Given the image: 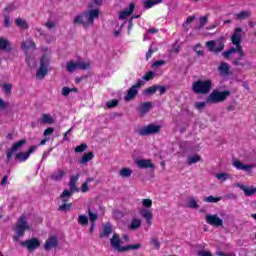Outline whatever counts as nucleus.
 Wrapping results in <instances>:
<instances>
[{
	"label": "nucleus",
	"instance_id": "1",
	"mask_svg": "<svg viewBox=\"0 0 256 256\" xmlns=\"http://www.w3.org/2000/svg\"><path fill=\"white\" fill-rule=\"evenodd\" d=\"M241 31L243 30L240 27L235 29L234 33L231 36L232 45L234 46L231 47L228 51H224L222 53V57H224V59H231V57H233V55L237 53L238 58L233 59V63L237 67L244 66V64L241 62V59L245 57V52H243V46H241V39H242Z\"/></svg>",
	"mask_w": 256,
	"mask_h": 256
},
{
	"label": "nucleus",
	"instance_id": "2",
	"mask_svg": "<svg viewBox=\"0 0 256 256\" xmlns=\"http://www.w3.org/2000/svg\"><path fill=\"white\" fill-rule=\"evenodd\" d=\"M103 1L105 0H93V2L88 5L87 12L75 17V25H83L84 29L91 27L95 19L99 17V9H97V7L103 5Z\"/></svg>",
	"mask_w": 256,
	"mask_h": 256
},
{
	"label": "nucleus",
	"instance_id": "3",
	"mask_svg": "<svg viewBox=\"0 0 256 256\" xmlns=\"http://www.w3.org/2000/svg\"><path fill=\"white\" fill-rule=\"evenodd\" d=\"M213 89V81L207 80H198L192 84V91L196 95H207Z\"/></svg>",
	"mask_w": 256,
	"mask_h": 256
},
{
	"label": "nucleus",
	"instance_id": "4",
	"mask_svg": "<svg viewBox=\"0 0 256 256\" xmlns=\"http://www.w3.org/2000/svg\"><path fill=\"white\" fill-rule=\"evenodd\" d=\"M51 63V56L44 54L40 58V66L36 71V77L43 81L45 79V76L49 73V64Z\"/></svg>",
	"mask_w": 256,
	"mask_h": 256
},
{
	"label": "nucleus",
	"instance_id": "5",
	"mask_svg": "<svg viewBox=\"0 0 256 256\" xmlns=\"http://www.w3.org/2000/svg\"><path fill=\"white\" fill-rule=\"evenodd\" d=\"M229 95H231V91L229 90H225V91L213 90L208 95L206 99V103H223V101H226Z\"/></svg>",
	"mask_w": 256,
	"mask_h": 256
},
{
	"label": "nucleus",
	"instance_id": "6",
	"mask_svg": "<svg viewBox=\"0 0 256 256\" xmlns=\"http://www.w3.org/2000/svg\"><path fill=\"white\" fill-rule=\"evenodd\" d=\"M91 67V63L89 61H75L70 60L66 63V70L68 73H74V71H86Z\"/></svg>",
	"mask_w": 256,
	"mask_h": 256
},
{
	"label": "nucleus",
	"instance_id": "7",
	"mask_svg": "<svg viewBox=\"0 0 256 256\" xmlns=\"http://www.w3.org/2000/svg\"><path fill=\"white\" fill-rule=\"evenodd\" d=\"M27 229H29L27 218L22 215L16 223V235L13 237L14 241H19V239L25 235V231H27Z\"/></svg>",
	"mask_w": 256,
	"mask_h": 256
},
{
	"label": "nucleus",
	"instance_id": "8",
	"mask_svg": "<svg viewBox=\"0 0 256 256\" xmlns=\"http://www.w3.org/2000/svg\"><path fill=\"white\" fill-rule=\"evenodd\" d=\"M232 166L236 168L237 171H243L244 173L251 174L253 169H255V164H246L237 158L232 159Z\"/></svg>",
	"mask_w": 256,
	"mask_h": 256
},
{
	"label": "nucleus",
	"instance_id": "9",
	"mask_svg": "<svg viewBox=\"0 0 256 256\" xmlns=\"http://www.w3.org/2000/svg\"><path fill=\"white\" fill-rule=\"evenodd\" d=\"M206 47L210 53H221L223 49H225V43H223V40H210L206 42Z\"/></svg>",
	"mask_w": 256,
	"mask_h": 256
},
{
	"label": "nucleus",
	"instance_id": "10",
	"mask_svg": "<svg viewBox=\"0 0 256 256\" xmlns=\"http://www.w3.org/2000/svg\"><path fill=\"white\" fill-rule=\"evenodd\" d=\"M159 131H161L160 125L148 124L147 126L140 128L138 133L142 137H147L148 135H156V133H159Z\"/></svg>",
	"mask_w": 256,
	"mask_h": 256
},
{
	"label": "nucleus",
	"instance_id": "11",
	"mask_svg": "<svg viewBox=\"0 0 256 256\" xmlns=\"http://www.w3.org/2000/svg\"><path fill=\"white\" fill-rule=\"evenodd\" d=\"M143 85H145V82L143 80H137L136 84H134L128 90L127 95L125 96V101H131L132 99H135L137 93H139V88L143 87Z\"/></svg>",
	"mask_w": 256,
	"mask_h": 256
},
{
	"label": "nucleus",
	"instance_id": "12",
	"mask_svg": "<svg viewBox=\"0 0 256 256\" xmlns=\"http://www.w3.org/2000/svg\"><path fill=\"white\" fill-rule=\"evenodd\" d=\"M35 151H37V146L33 145L30 146L28 151L25 152H19L15 155V162L16 163H25V161H27V159H29V157H31L32 153H35Z\"/></svg>",
	"mask_w": 256,
	"mask_h": 256
},
{
	"label": "nucleus",
	"instance_id": "13",
	"mask_svg": "<svg viewBox=\"0 0 256 256\" xmlns=\"http://www.w3.org/2000/svg\"><path fill=\"white\" fill-rule=\"evenodd\" d=\"M21 247L27 248V251H35L41 247V241L38 238H31L20 242Z\"/></svg>",
	"mask_w": 256,
	"mask_h": 256
},
{
	"label": "nucleus",
	"instance_id": "14",
	"mask_svg": "<svg viewBox=\"0 0 256 256\" xmlns=\"http://www.w3.org/2000/svg\"><path fill=\"white\" fill-rule=\"evenodd\" d=\"M205 219L206 223L212 227H223V219L218 214H207Z\"/></svg>",
	"mask_w": 256,
	"mask_h": 256
},
{
	"label": "nucleus",
	"instance_id": "15",
	"mask_svg": "<svg viewBox=\"0 0 256 256\" xmlns=\"http://www.w3.org/2000/svg\"><path fill=\"white\" fill-rule=\"evenodd\" d=\"M121 243H123V241L121 240V237H119V234L114 233L110 239L112 249H114V251H118V253H123L125 246H121Z\"/></svg>",
	"mask_w": 256,
	"mask_h": 256
},
{
	"label": "nucleus",
	"instance_id": "16",
	"mask_svg": "<svg viewBox=\"0 0 256 256\" xmlns=\"http://www.w3.org/2000/svg\"><path fill=\"white\" fill-rule=\"evenodd\" d=\"M235 187L241 189L246 197H253L256 194V187L255 186H247L242 183H236Z\"/></svg>",
	"mask_w": 256,
	"mask_h": 256
},
{
	"label": "nucleus",
	"instance_id": "17",
	"mask_svg": "<svg viewBox=\"0 0 256 256\" xmlns=\"http://www.w3.org/2000/svg\"><path fill=\"white\" fill-rule=\"evenodd\" d=\"M65 175H67V172L63 169H57L55 170L51 175H50V179L52 181H55L56 183H59L61 181H63V179L65 178Z\"/></svg>",
	"mask_w": 256,
	"mask_h": 256
},
{
	"label": "nucleus",
	"instance_id": "18",
	"mask_svg": "<svg viewBox=\"0 0 256 256\" xmlns=\"http://www.w3.org/2000/svg\"><path fill=\"white\" fill-rule=\"evenodd\" d=\"M135 163H136L137 167H139L140 169H154L155 168V164H153V162H151V160H149V159H137V160H135Z\"/></svg>",
	"mask_w": 256,
	"mask_h": 256
},
{
	"label": "nucleus",
	"instance_id": "19",
	"mask_svg": "<svg viewBox=\"0 0 256 256\" xmlns=\"http://www.w3.org/2000/svg\"><path fill=\"white\" fill-rule=\"evenodd\" d=\"M57 245H59V240L56 236H52L45 241L44 249L45 251H51V249H54Z\"/></svg>",
	"mask_w": 256,
	"mask_h": 256
},
{
	"label": "nucleus",
	"instance_id": "20",
	"mask_svg": "<svg viewBox=\"0 0 256 256\" xmlns=\"http://www.w3.org/2000/svg\"><path fill=\"white\" fill-rule=\"evenodd\" d=\"M21 47H22L24 53H26V55H27V53H29V51H35V42H33V40L28 39V40L22 42Z\"/></svg>",
	"mask_w": 256,
	"mask_h": 256
},
{
	"label": "nucleus",
	"instance_id": "21",
	"mask_svg": "<svg viewBox=\"0 0 256 256\" xmlns=\"http://www.w3.org/2000/svg\"><path fill=\"white\" fill-rule=\"evenodd\" d=\"M38 123H41L42 125H53L55 119H53L51 114H43L41 118L38 119Z\"/></svg>",
	"mask_w": 256,
	"mask_h": 256
},
{
	"label": "nucleus",
	"instance_id": "22",
	"mask_svg": "<svg viewBox=\"0 0 256 256\" xmlns=\"http://www.w3.org/2000/svg\"><path fill=\"white\" fill-rule=\"evenodd\" d=\"M79 174H76L74 176L70 177L69 187L71 193H75V191H79V188H77V181H79Z\"/></svg>",
	"mask_w": 256,
	"mask_h": 256
},
{
	"label": "nucleus",
	"instance_id": "23",
	"mask_svg": "<svg viewBox=\"0 0 256 256\" xmlns=\"http://www.w3.org/2000/svg\"><path fill=\"white\" fill-rule=\"evenodd\" d=\"M218 71L219 74L221 75V77H227V75H229V64L226 62H221L219 67H218Z\"/></svg>",
	"mask_w": 256,
	"mask_h": 256
},
{
	"label": "nucleus",
	"instance_id": "24",
	"mask_svg": "<svg viewBox=\"0 0 256 256\" xmlns=\"http://www.w3.org/2000/svg\"><path fill=\"white\" fill-rule=\"evenodd\" d=\"M151 107H153V103L151 102H143L140 104L139 113L140 115H147L149 111H151Z\"/></svg>",
	"mask_w": 256,
	"mask_h": 256
},
{
	"label": "nucleus",
	"instance_id": "25",
	"mask_svg": "<svg viewBox=\"0 0 256 256\" xmlns=\"http://www.w3.org/2000/svg\"><path fill=\"white\" fill-rule=\"evenodd\" d=\"M140 215L146 219V223H148V225H151V219H153V213L148 210V209H141L140 210Z\"/></svg>",
	"mask_w": 256,
	"mask_h": 256
},
{
	"label": "nucleus",
	"instance_id": "26",
	"mask_svg": "<svg viewBox=\"0 0 256 256\" xmlns=\"http://www.w3.org/2000/svg\"><path fill=\"white\" fill-rule=\"evenodd\" d=\"M133 11H135V4H130L126 10L120 13L119 19H127V17L133 13Z\"/></svg>",
	"mask_w": 256,
	"mask_h": 256
},
{
	"label": "nucleus",
	"instance_id": "27",
	"mask_svg": "<svg viewBox=\"0 0 256 256\" xmlns=\"http://www.w3.org/2000/svg\"><path fill=\"white\" fill-rule=\"evenodd\" d=\"M93 157H95L93 152H88V153L84 154L82 156V159H80L78 162L80 163V165H87V163L89 161H91L93 159Z\"/></svg>",
	"mask_w": 256,
	"mask_h": 256
},
{
	"label": "nucleus",
	"instance_id": "28",
	"mask_svg": "<svg viewBox=\"0 0 256 256\" xmlns=\"http://www.w3.org/2000/svg\"><path fill=\"white\" fill-rule=\"evenodd\" d=\"M111 233H113V226L110 223H107L106 225H104L100 237H109Z\"/></svg>",
	"mask_w": 256,
	"mask_h": 256
},
{
	"label": "nucleus",
	"instance_id": "29",
	"mask_svg": "<svg viewBox=\"0 0 256 256\" xmlns=\"http://www.w3.org/2000/svg\"><path fill=\"white\" fill-rule=\"evenodd\" d=\"M216 179L221 181V183H225V181H229V179H233V176L229 173H217L215 174Z\"/></svg>",
	"mask_w": 256,
	"mask_h": 256
},
{
	"label": "nucleus",
	"instance_id": "30",
	"mask_svg": "<svg viewBox=\"0 0 256 256\" xmlns=\"http://www.w3.org/2000/svg\"><path fill=\"white\" fill-rule=\"evenodd\" d=\"M249 17H251V11L249 10L234 14V18L239 19L240 21L243 19H249Z\"/></svg>",
	"mask_w": 256,
	"mask_h": 256
},
{
	"label": "nucleus",
	"instance_id": "31",
	"mask_svg": "<svg viewBox=\"0 0 256 256\" xmlns=\"http://www.w3.org/2000/svg\"><path fill=\"white\" fill-rule=\"evenodd\" d=\"M159 3H163V0H146L144 2V8L151 9V7H155V5H159Z\"/></svg>",
	"mask_w": 256,
	"mask_h": 256
},
{
	"label": "nucleus",
	"instance_id": "32",
	"mask_svg": "<svg viewBox=\"0 0 256 256\" xmlns=\"http://www.w3.org/2000/svg\"><path fill=\"white\" fill-rule=\"evenodd\" d=\"M78 223L82 225V227H87V225H89V217L85 214H80L78 216Z\"/></svg>",
	"mask_w": 256,
	"mask_h": 256
},
{
	"label": "nucleus",
	"instance_id": "33",
	"mask_svg": "<svg viewBox=\"0 0 256 256\" xmlns=\"http://www.w3.org/2000/svg\"><path fill=\"white\" fill-rule=\"evenodd\" d=\"M26 143H27V140L25 139L19 140L18 142L12 145L11 149L16 153V151H19V149H21V147H23V145H25Z\"/></svg>",
	"mask_w": 256,
	"mask_h": 256
},
{
	"label": "nucleus",
	"instance_id": "34",
	"mask_svg": "<svg viewBox=\"0 0 256 256\" xmlns=\"http://www.w3.org/2000/svg\"><path fill=\"white\" fill-rule=\"evenodd\" d=\"M199 161H201V156H199V154L189 156L187 159L188 165H194V163H199Z\"/></svg>",
	"mask_w": 256,
	"mask_h": 256
},
{
	"label": "nucleus",
	"instance_id": "35",
	"mask_svg": "<svg viewBox=\"0 0 256 256\" xmlns=\"http://www.w3.org/2000/svg\"><path fill=\"white\" fill-rule=\"evenodd\" d=\"M16 25L20 27V29H29V24H27V21L23 20V18H17Z\"/></svg>",
	"mask_w": 256,
	"mask_h": 256
},
{
	"label": "nucleus",
	"instance_id": "36",
	"mask_svg": "<svg viewBox=\"0 0 256 256\" xmlns=\"http://www.w3.org/2000/svg\"><path fill=\"white\" fill-rule=\"evenodd\" d=\"M88 217L90 223H95V221H97V219H99V215L93 211H91V208H88Z\"/></svg>",
	"mask_w": 256,
	"mask_h": 256
},
{
	"label": "nucleus",
	"instance_id": "37",
	"mask_svg": "<svg viewBox=\"0 0 256 256\" xmlns=\"http://www.w3.org/2000/svg\"><path fill=\"white\" fill-rule=\"evenodd\" d=\"M132 174H133V171L131 169H129V168H122L119 171L120 177H124V178L130 177Z\"/></svg>",
	"mask_w": 256,
	"mask_h": 256
},
{
	"label": "nucleus",
	"instance_id": "38",
	"mask_svg": "<svg viewBox=\"0 0 256 256\" xmlns=\"http://www.w3.org/2000/svg\"><path fill=\"white\" fill-rule=\"evenodd\" d=\"M141 247V244H130L127 246H124L123 253L127 251H137Z\"/></svg>",
	"mask_w": 256,
	"mask_h": 256
},
{
	"label": "nucleus",
	"instance_id": "39",
	"mask_svg": "<svg viewBox=\"0 0 256 256\" xmlns=\"http://www.w3.org/2000/svg\"><path fill=\"white\" fill-rule=\"evenodd\" d=\"M223 199L222 197L207 196L204 198L205 203H219Z\"/></svg>",
	"mask_w": 256,
	"mask_h": 256
},
{
	"label": "nucleus",
	"instance_id": "40",
	"mask_svg": "<svg viewBox=\"0 0 256 256\" xmlns=\"http://www.w3.org/2000/svg\"><path fill=\"white\" fill-rule=\"evenodd\" d=\"M187 205L190 209H199V204H197V200H195V198H190Z\"/></svg>",
	"mask_w": 256,
	"mask_h": 256
},
{
	"label": "nucleus",
	"instance_id": "41",
	"mask_svg": "<svg viewBox=\"0 0 256 256\" xmlns=\"http://www.w3.org/2000/svg\"><path fill=\"white\" fill-rule=\"evenodd\" d=\"M155 51H157V47H154L153 44H151L148 51L146 52L147 61H149V59H151V57H152L153 53H155Z\"/></svg>",
	"mask_w": 256,
	"mask_h": 256
},
{
	"label": "nucleus",
	"instance_id": "42",
	"mask_svg": "<svg viewBox=\"0 0 256 256\" xmlns=\"http://www.w3.org/2000/svg\"><path fill=\"white\" fill-rule=\"evenodd\" d=\"M139 227H141V220L137 218L132 220L130 229L135 230V229H139Z\"/></svg>",
	"mask_w": 256,
	"mask_h": 256
},
{
	"label": "nucleus",
	"instance_id": "43",
	"mask_svg": "<svg viewBox=\"0 0 256 256\" xmlns=\"http://www.w3.org/2000/svg\"><path fill=\"white\" fill-rule=\"evenodd\" d=\"M9 47V41L5 38H0V50L5 51Z\"/></svg>",
	"mask_w": 256,
	"mask_h": 256
},
{
	"label": "nucleus",
	"instance_id": "44",
	"mask_svg": "<svg viewBox=\"0 0 256 256\" xmlns=\"http://www.w3.org/2000/svg\"><path fill=\"white\" fill-rule=\"evenodd\" d=\"M157 93V86H151L144 91L145 95H155Z\"/></svg>",
	"mask_w": 256,
	"mask_h": 256
},
{
	"label": "nucleus",
	"instance_id": "45",
	"mask_svg": "<svg viewBox=\"0 0 256 256\" xmlns=\"http://www.w3.org/2000/svg\"><path fill=\"white\" fill-rule=\"evenodd\" d=\"M45 27L47 29H49V31H53V29H55V27H57V24L55 23V21L53 20H48L46 23H45Z\"/></svg>",
	"mask_w": 256,
	"mask_h": 256
},
{
	"label": "nucleus",
	"instance_id": "46",
	"mask_svg": "<svg viewBox=\"0 0 256 256\" xmlns=\"http://www.w3.org/2000/svg\"><path fill=\"white\" fill-rule=\"evenodd\" d=\"M71 195H73V192H71V190H64L61 194V198L63 199L64 203H67V197H71Z\"/></svg>",
	"mask_w": 256,
	"mask_h": 256
},
{
	"label": "nucleus",
	"instance_id": "47",
	"mask_svg": "<svg viewBox=\"0 0 256 256\" xmlns=\"http://www.w3.org/2000/svg\"><path fill=\"white\" fill-rule=\"evenodd\" d=\"M17 10V6H15V3H10L5 7L6 13H13V11Z\"/></svg>",
	"mask_w": 256,
	"mask_h": 256
},
{
	"label": "nucleus",
	"instance_id": "48",
	"mask_svg": "<svg viewBox=\"0 0 256 256\" xmlns=\"http://www.w3.org/2000/svg\"><path fill=\"white\" fill-rule=\"evenodd\" d=\"M119 105V101L117 99L110 100L106 103L108 109H113V107H117Z\"/></svg>",
	"mask_w": 256,
	"mask_h": 256
},
{
	"label": "nucleus",
	"instance_id": "49",
	"mask_svg": "<svg viewBox=\"0 0 256 256\" xmlns=\"http://www.w3.org/2000/svg\"><path fill=\"white\" fill-rule=\"evenodd\" d=\"M193 21H195V16H189L187 19H186V22L183 24V27L185 29H189V25H191V23H193Z\"/></svg>",
	"mask_w": 256,
	"mask_h": 256
},
{
	"label": "nucleus",
	"instance_id": "50",
	"mask_svg": "<svg viewBox=\"0 0 256 256\" xmlns=\"http://www.w3.org/2000/svg\"><path fill=\"white\" fill-rule=\"evenodd\" d=\"M86 149H87V144L82 143L79 146H77L74 151L75 153H83V151H85Z\"/></svg>",
	"mask_w": 256,
	"mask_h": 256
},
{
	"label": "nucleus",
	"instance_id": "51",
	"mask_svg": "<svg viewBox=\"0 0 256 256\" xmlns=\"http://www.w3.org/2000/svg\"><path fill=\"white\" fill-rule=\"evenodd\" d=\"M71 210V204L64 203L63 205L59 206V211H64L67 213V211Z\"/></svg>",
	"mask_w": 256,
	"mask_h": 256
},
{
	"label": "nucleus",
	"instance_id": "52",
	"mask_svg": "<svg viewBox=\"0 0 256 256\" xmlns=\"http://www.w3.org/2000/svg\"><path fill=\"white\" fill-rule=\"evenodd\" d=\"M153 77H155V74L153 72L149 71L143 76V79H144V81H151V79H153Z\"/></svg>",
	"mask_w": 256,
	"mask_h": 256
},
{
	"label": "nucleus",
	"instance_id": "53",
	"mask_svg": "<svg viewBox=\"0 0 256 256\" xmlns=\"http://www.w3.org/2000/svg\"><path fill=\"white\" fill-rule=\"evenodd\" d=\"M142 205L143 207L149 208L153 205V201L151 199H143Z\"/></svg>",
	"mask_w": 256,
	"mask_h": 256
},
{
	"label": "nucleus",
	"instance_id": "54",
	"mask_svg": "<svg viewBox=\"0 0 256 256\" xmlns=\"http://www.w3.org/2000/svg\"><path fill=\"white\" fill-rule=\"evenodd\" d=\"M151 243H152V245H154V247H155L156 249H161V244L159 243V239H157V238H152V239H151Z\"/></svg>",
	"mask_w": 256,
	"mask_h": 256
},
{
	"label": "nucleus",
	"instance_id": "55",
	"mask_svg": "<svg viewBox=\"0 0 256 256\" xmlns=\"http://www.w3.org/2000/svg\"><path fill=\"white\" fill-rule=\"evenodd\" d=\"M201 49V44H196L194 46V51L197 53V55H200V56H203V50H200Z\"/></svg>",
	"mask_w": 256,
	"mask_h": 256
},
{
	"label": "nucleus",
	"instance_id": "56",
	"mask_svg": "<svg viewBox=\"0 0 256 256\" xmlns=\"http://www.w3.org/2000/svg\"><path fill=\"white\" fill-rule=\"evenodd\" d=\"M55 133V129L53 127H49L44 131V136L47 137L49 135H53Z\"/></svg>",
	"mask_w": 256,
	"mask_h": 256
},
{
	"label": "nucleus",
	"instance_id": "57",
	"mask_svg": "<svg viewBox=\"0 0 256 256\" xmlns=\"http://www.w3.org/2000/svg\"><path fill=\"white\" fill-rule=\"evenodd\" d=\"M69 93H71V88L67 87V86H64L62 88V95L64 97H67L69 95Z\"/></svg>",
	"mask_w": 256,
	"mask_h": 256
},
{
	"label": "nucleus",
	"instance_id": "58",
	"mask_svg": "<svg viewBox=\"0 0 256 256\" xmlns=\"http://www.w3.org/2000/svg\"><path fill=\"white\" fill-rule=\"evenodd\" d=\"M9 104H7V102H5L3 99L0 98V111H5V109H7Z\"/></svg>",
	"mask_w": 256,
	"mask_h": 256
},
{
	"label": "nucleus",
	"instance_id": "59",
	"mask_svg": "<svg viewBox=\"0 0 256 256\" xmlns=\"http://www.w3.org/2000/svg\"><path fill=\"white\" fill-rule=\"evenodd\" d=\"M13 153H15V151H13L12 148L6 153L7 163H9V161H11V159L13 157Z\"/></svg>",
	"mask_w": 256,
	"mask_h": 256
},
{
	"label": "nucleus",
	"instance_id": "60",
	"mask_svg": "<svg viewBox=\"0 0 256 256\" xmlns=\"http://www.w3.org/2000/svg\"><path fill=\"white\" fill-rule=\"evenodd\" d=\"M207 102H196L195 103V107L196 109H204V107H206Z\"/></svg>",
	"mask_w": 256,
	"mask_h": 256
},
{
	"label": "nucleus",
	"instance_id": "61",
	"mask_svg": "<svg viewBox=\"0 0 256 256\" xmlns=\"http://www.w3.org/2000/svg\"><path fill=\"white\" fill-rule=\"evenodd\" d=\"M113 217H115V219H121V217H123V213L119 210H115L113 212Z\"/></svg>",
	"mask_w": 256,
	"mask_h": 256
},
{
	"label": "nucleus",
	"instance_id": "62",
	"mask_svg": "<svg viewBox=\"0 0 256 256\" xmlns=\"http://www.w3.org/2000/svg\"><path fill=\"white\" fill-rule=\"evenodd\" d=\"M206 23H207V16L201 17V18H200V29H201L202 27H205Z\"/></svg>",
	"mask_w": 256,
	"mask_h": 256
},
{
	"label": "nucleus",
	"instance_id": "63",
	"mask_svg": "<svg viewBox=\"0 0 256 256\" xmlns=\"http://www.w3.org/2000/svg\"><path fill=\"white\" fill-rule=\"evenodd\" d=\"M4 26L11 27V18L9 16L4 17Z\"/></svg>",
	"mask_w": 256,
	"mask_h": 256
},
{
	"label": "nucleus",
	"instance_id": "64",
	"mask_svg": "<svg viewBox=\"0 0 256 256\" xmlns=\"http://www.w3.org/2000/svg\"><path fill=\"white\" fill-rule=\"evenodd\" d=\"M161 65H165L164 60H158L152 64V67H161Z\"/></svg>",
	"mask_w": 256,
	"mask_h": 256
}]
</instances>
